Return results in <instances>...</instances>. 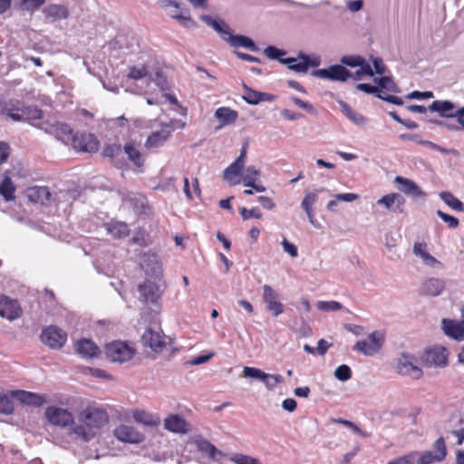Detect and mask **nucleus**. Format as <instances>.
I'll use <instances>...</instances> for the list:
<instances>
[{
    "label": "nucleus",
    "mask_w": 464,
    "mask_h": 464,
    "mask_svg": "<svg viewBox=\"0 0 464 464\" xmlns=\"http://www.w3.org/2000/svg\"><path fill=\"white\" fill-rule=\"evenodd\" d=\"M106 411L88 406L78 413V423L72 429V434L84 442L92 440L99 429L108 422Z\"/></svg>",
    "instance_id": "nucleus-1"
},
{
    "label": "nucleus",
    "mask_w": 464,
    "mask_h": 464,
    "mask_svg": "<svg viewBox=\"0 0 464 464\" xmlns=\"http://www.w3.org/2000/svg\"><path fill=\"white\" fill-rule=\"evenodd\" d=\"M199 19L215 30L231 47H244L252 52L259 51L258 46L251 38L242 34H233L230 26L223 19L215 18L209 14H201Z\"/></svg>",
    "instance_id": "nucleus-2"
},
{
    "label": "nucleus",
    "mask_w": 464,
    "mask_h": 464,
    "mask_svg": "<svg viewBox=\"0 0 464 464\" xmlns=\"http://www.w3.org/2000/svg\"><path fill=\"white\" fill-rule=\"evenodd\" d=\"M44 417L53 426L69 429L70 434H72V429L76 424L72 412L58 406H48L45 409Z\"/></svg>",
    "instance_id": "nucleus-3"
},
{
    "label": "nucleus",
    "mask_w": 464,
    "mask_h": 464,
    "mask_svg": "<svg viewBox=\"0 0 464 464\" xmlns=\"http://www.w3.org/2000/svg\"><path fill=\"white\" fill-rule=\"evenodd\" d=\"M106 358L112 362H125L132 359L135 350L127 343L113 341L105 346Z\"/></svg>",
    "instance_id": "nucleus-4"
},
{
    "label": "nucleus",
    "mask_w": 464,
    "mask_h": 464,
    "mask_svg": "<svg viewBox=\"0 0 464 464\" xmlns=\"http://www.w3.org/2000/svg\"><path fill=\"white\" fill-rule=\"evenodd\" d=\"M414 456L417 452H413ZM447 446L442 436L439 437L432 445V450L418 453L417 464H435L443 461L447 457Z\"/></svg>",
    "instance_id": "nucleus-5"
},
{
    "label": "nucleus",
    "mask_w": 464,
    "mask_h": 464,
    "mask_svg": "<svg viewBox=\"0 0 464 464\" xmlns=\"http://www.w3.org/2000/svg\"><path fill=\"white\" fill-rule=\"evenodd\" d=\"M385 341L383 333L373 331L368 335L367 340H362L355 343L353 350L362 353L365 356H373L382 349Z\"/></svg>",
    "instance_id": "nucleus-6"
},
{
    "label": "nucleus",
    "mask_w": 464,
    "mask_h": 464,
    "mask_svg": "<svg viewBox=\"0 0 464 464\" xmlns=\"http://www.w3.org/2000/svg\"><path fill=\"white\" fill-rule=\"evenodd\" d=\"M167 336L160 330H155L152 327H147L140 337V343L143 347L150 348L156 353H160L166 348Z\"/></svg>",
    "instance_id": "nucleus-7"
},
{
    "label": "nucleus",
    "mask_w": 464,
    "mask_h": 464,
    "mask_svg": "<svg viewBox=\"0 0 464 464\" xmlns=\"http://www.w3.org/2000/svg\"><path fill=\"white\" fill-rule=\"evenodd\" d=\"M40 339L51 349L59 350L65 344L67 334L56 325H49L42 330Z\"/></svg>",
    "instance_id": "nucleus-8"
},
{
    "label": "nucleus",
    "mask_w": 464,
    "mask_h": 464,
    "mask_svg": "<svg viewBox=\"0 0 464 464\" xmlns=\"http://www.w3.org/2000/svg\"><path fill=\"white\" fill-rule=\"evenodd\" d=\"M448 351L444 346L437 345L425 351L421 360L427 367L444 368L449 363Z\"/></svg>",
    "instance_id": "nucleus-9"
},
{
    "label": "nucleus",
    "mask_w": 464,
    "mask_h": 464,
    "mask_svg": "<svg viewBox=\"0 0 464 464\" xmlns=\"http://www.w3.org/2000/svg\"><path fill=\"white\" fill-rule=\"evenodd\" d=\"M138 289L144 303L151 305H159V301L164 293V287L151 280H145Z\"/></svg>",
    "instance_id": "nucleus-10"
},
{
    "label": "nucleus",
    "mask_w": 464,
    "mask_h": 464,
    "mask_svg": "<svg viewBox=\"0 0 464 464\" xmlns=\"http://www.w3.org/2000/svg\"><path fill=\"white\" fill-rule=\"evenodd\" d=\"M312 75L336 82H345L352 76L350 71L341 64H334L328 68L314 70L312 72Z\"/></svg>",
    "instance_id": "nucleus-11"
},
{
    "label": "nucleus",
    "mask_w": 464,
    "mask_h": 464,
    "mask_svg": "<svg viewBox=\"0 0 464 464\" xmlns=\"http://www.w3.org/2000/svg\"><path fill=\"white\" fill-rule=\"evenodd\" d=\"M446 289V281L440 277H425L421 281L419 294L428 297H437Z\"/></svg>",
    "instance_id": "nucleus-12"
},
{
    "label": "nucleus",
    "mask_w": 464,
    "mask_h": 464,
    "mask_svg": "<svg viewBox=\"0 0 464 464\" xmlns=\"http://www.w3.org/2000/svg\"><path fill=\"white\" fill-rule=\"evenodd\" d=\"M72 144L75 150L82 152L93 153L99 149V140L92 133H75Z\"/></svg>",
    "instance_id": "nucleus-13"
},
{
    "label": "nucleus",
    "mask_w": 464,
    "mask_h": 464,
    "mask_svg": "<svg viewBox=\"0 0 464 464\" xmlns=\"http://www.w3.org/2000/svg\"><path fill=\"white\" fill-rule=\"evenodd\" d=\"M114 436L122 442L140 444L145 440V435L132 426L121 424L114 431Z\"/></svg>",
    "instance_id": "nucleus-14"
},
{
    "label": "nucleus",
    "mask_w": 464,
    "mask_h": 464,
    "mask_svg": "<svg viewBox=\"0 0 464 464\" xmlns=\"http://www.w3.org/2000/svg\"><path fill=\"white\" fill-rule=\"evenodd\" d=\"M22 315V308L17 300L5 295H0V316L9 321L18 319Z\"/></svg>",
    "instance_id": "nucleus-15"
},
{
    "label": "nucleus",
    "mask_w": 464,
    "mask_h": 464,
    "mask_svg": "<svg viewBox=\"0 0 464 464\" xmlns=\"http://www.w3.org/2000/svg\"><path fill=\"white\" fill-rule=\"evenodd\" d=\"M263 301L267 310L277 317L284 313V305L279 301V294L268 285H263Z\"/></svg>",
    "instance_id": "nucleus-16"
},
{
    "label": "nucleus",
    "mask_w": 464,
    "mask_h": 464,
    "mask_svg": "<svg viewBox=\"0 0 464 464\" xmlns=\"http://www.w3.org/2000/svg\"><path fill=\"white\" fill-rule=\"evenodd\" d=\"M377 205L384 207L392 213L401 214L404 211L405 198L399 193H390L379 198Z\"/></svg>",
    "instance_id": "nucleus-17"
},
{
    "label": "nucleus",
    "mask_w": 464,
    "mask_h": 464,
    "mask_svg": "<svg viewBox=\"0 0 464 464\" xmlns=\"http://www.w3.org/2000/svg\"><path fill=\"white\" fill-rule=\"evenodd\" d=\"M441 329L448 337L461 342L464 341V321H456L453 319L443 318L441 320Z\"/></svg>",
    "instance_id": "nucleus-18"
},
{
    "label": "nucleus",
    "mask_w": 464,
    "mask_h": 464,
    "mask_svg": "<svg viewBox=\"0 0 464 464\" xmlns=\"http://www.w3.org/2000/svg\"><path fill=\"white\" fill-rule=\"evenodd\" d=\"M247 153V144H244L241 148L239 156L223 171L224 179L231 181L233 178L241 175L246 163Z\"/></svg>",
    "instance_id": "nucleus-19"
},
{
    "label": "nucleus",
    "mask_w": 464,
    "mask_h": 464,
    "mask_svg": "<svg viewBox=\"0 0 464 464\" xmlns=\"http://www.w3.org/2000/svg\"><path fill=\"white\" fill-rule=\"evenodd\" d=\"M12 396L21 403L33 407H41L47 402L45 395L23 390L13 391Z\"/></svg>",
    "instance_id": "nucleus-20"
},
{
    "label": "nucleus",
    "mask_w": 464,
    "mask_h": 464,
    "mask_svg": "<svg viewBox=\"0 0 464 464\" xmlns=\"http://www.w3.org/2000/svg\"><path fill=\"white\" fill-rule=\"evenodd\" d=\"M412 360V356L402 353L399 359L397 369L401 374L408 375L418 380L422 376L423 372L420 368L413 364Z\"/></svg>",
    "instance_id": "nucleus-21"
},
{
    "label": "nucleus",
    "mask_w": 464,
    "mask_h": 464,
    "mask_svg": "<svg viewBox=\"0 0 464 464\" xmlns=\"http://www.w3.org/2000/svg\"><path fill=\"white\" fill-rule=\"evenodd\" d=\"M188 423L179 414H170L164 420V429L178 434H187L189 431Z\"/></svg>",
    "instance_id": "nucleus-22"
},
{
    "label": "nucleus",
    "mask_w": 464,
    "mask_h": 464,
    "mask_svg": "<svg viewBox=\"0 0 464 464\" xmlns=\"http://www.w3.org/2000/svg\"><path fill=\"white\" fill-rule=\"evenodd\" d=\"M45 131L53 134L57 140L63 143L72 142L73 139V131L70 125L63 122H55L51 124L49 128L45 129Z\"/></svg>",
    "instance_id": "nucleus-23"
},
{
    "label": "nucleus",
    "mask_w": 464,
    "mask_h": 464,
    "mask_svg": "<svg viewBox=\"0 0 464 464\" xmlns=\"http://www.w3.org/2000/svg\"><path fill=\"white\" fill-rule=\"evenodd\" d=\"M243 99L248 104L256 105L261 102H273L275 100V95L256 91L246 84H243Z\"/></svg>",
    "instance_id": "nucleus-24"
},
{
    "label": "nucleus",
    "mask_w": 464,
    "mask_h": 464,
    "mask_svg": "<svg viewBox=\"0 0 464 464\" xmlns=\"http://www.w3.org/2000/svg\"><path fill=\"white\" fill-rule=\"evenodd\" d=\"M394 181L400 185V190L405 195L414 198H424L426 196L417 183L410 179L396 176Z\"/></svg>",
    "instance_id": "nucleus-25"
},
{
    "label": "nucleus",
    "mask_w": 464,
    "mask_h": 464,
    "mask_svg": "<svg viewBox=\"0 0 464 464\" xmlns=\"http://www.w3.org/2000/svg\"><path fill=\"white\" fill-rule=\"evenodd\" d=\"M428 110L431 112H437L442 118L453 119L457 109L455 103L450 101L436 100L432 102Z\"/></svg>",
    "instance_id": "nucleus-26"
},
{
    "label": "nucleus",
    "mask_w": 464,
    "mask_h": 464,
    "mask_svg": "<svg viewBox=\"0 0 464 464\" xmlns=\"http://www.w3.org/2000/svg\"><path fill=\"white\" fill-rule=\"evenodd\" d=\"M26 196L31 202L48 205L52 200V194L47 187L34 186L26 190Z\"/></svg>",
    "instance_id": "nucleus-27"
},
{
    "label": "nucleus",
    "mask_w": 464,
    "mask_h": 464,
    "mask_svg": "<svg viewBox=\"0 0 464 464\" xmlns=\"http://www.w3.org/2000/svg\"><path fill=\"white\" fill-rule=\"evenodd\" d=\"M172 129L169 125L163 126L160 130L153 131L145 142L148 149L161 147L165 141L171 136Z\"/></svg>",
    "instance_id": "nucleus-28"
},
{
    "label": "nucleus",
    "mask_w": 464,
    "mask_h": 464,
    "mask_svg": "<svg viewBox=\"0 0 464 464\" xmlns=\"http://www.w3.org/2000/svg\"><path fill=\"white\" fill-rule=\"evenodd\" d=\"M43 14L52 22L64 20L69 17V10L65 5L51 4L44 7Z\"/></svg>",
    "instance_id": "nucleus-29"
},
{
    "label": "nucleus",
    "mask_w": 464,
    "mask_h": 464,
    "mask_svg": "<svg viewBox=\"0 0 464 464\" xmlns=\"http://www.w3.org/2000/svg\"><path fill=\"white\" fill-rule=\"evenodd\" d=\"M76 352L84 358H94L100 353V348L91 339L82 338L75 343Z\"/></svg>",
    "instance_id": "nucleus-30"
},
{
    "label": "nucleus",
    "mask_w": 464,
    "mask_h": 464,
    "mask_svg": "<svg viewBox=\"0 0 464 464\" xmlns=\"http://www.w3.org/2000/svg\"><path fill=\"white\" fill-rule=\"evenodd\" d=\"M11 170H5L0 182V196L6 201H12L15 198L16 187L11 179Z\"/></svg>",
    "instance_id": "nucleus-31"
},
{
    "label": "nucleus",
    "mask_w": 464,
    "mask_h": 464,
    "mask_svg": "<svg viewBox=\"0 0 464 464\" xmlns=\"http://www.w3.org/2000/svg\"><path fill=\"white\" fill-rule=\"evenodd\" d=\"M457 123L453 122H445L442 121H430V122L435 123L450 131H459L464 130V106L458 108L454 112V118Z\"/></svg>",
    "instance_id": "nucleus-32"
},
{
    "label": "nucleus",
    "mask_w": 464,
    "mask_h": 464,
    "mask_svg": "<svg viewBox=\"0 0 464 464\" xmlns=\"http://www.w3.org/2000/svg\"><path fill=\"white\" fill-rule=\"evenodd\" d=\"M343 113L353 124L362 127L367 123V119L360 112L354 111L347 102L343 100L338 102Z\"/></svg>",
    "instance_id": "nucleus-33"
},
{
    "label": "nucleus",
    "mask_w": 464,
    "mask_h": 464,
    "mask_svg": "<svg viewBox=\"0 0 464 464\" xmlns=\"http://www.w3.org/2000/svg\"><path fill=\"white\" fill-rule=\"evenodd\" d=\"M18 102L0 99V114L5 115L14 121H21L20 108L16 106Z\"/></svg>",
    "instance_id": "nucleus-34"
},
{
    "label": "nucleus",
    "mask_w": 464,
    "mask_h": 464,
    "mask_svg": "<svg viewBox=\"0 0 464 464\" xmlns=\"http://www.w3.org/2000/svg\"><path fill=\"white\" fill-rule=\"evenodd\" d=\"M132 417L136 422L148 427H157L160 424V418L159 415L152 414L145 411L137 410L133 412Z\"/></svg>",
    "instance_id": "nucleus-35"
},
{
    "label": "nucleus",
    "mask_w": 464,
    "mask_h": 464,
    "mask_svg": "<svg viewBox=\"0 0 464 464\" xmlns=\"http://www.w3.org/2000/svg\"><path fill=\"white\" fill-rule=\"evenodd\" d=\"M124 152L128 156V159L133 163L137 168H141L144 165V157L141 155L140 151L137 148L134 142L129 141L125 143L123 148Z\"/></svg>",
    "instance_id": "nucleus-36"
},
{
    "label": "nucleus",
    "mask_w": 464,
    "mask_h": 464,
    "mask_svg": "<svg viewBox=\"0 0 464 464\" xmlns=\"http://www.w3.org/2000/svg\"><path fill=\"white\" fill-rule=\"evenodd\" d=\"M237 111L228 107H220L215 111V117L220 121V126L234 123L237 121Z\"/></svg>",
    "instance_id": "nucleus-37"
},
{
    "label": "nucleus",
    "mask_w": 464,
    "mask_h": 464,
    "mask_svg": "<svg viewBox=\"0 0 464 464\" xmlns=\"http://www.w3.org/2000/svg\"><path fill=\"white\" fill-rule=\"evenodd\" d=\"M105 227L107 232L115 238L126 237L130 233L128 225L121 221H111L105 224Z\"/></svg>",
    "instance_id": "nucleus-38"
},
{
    "label": "nucleus",
    "mask_w": 464,
    "mask_h": 464,
    "mask_svg": "<svg viewBox=\"0 0 464 464\" xmlns=\"http://www.w3.org/2000/svg\"><path fill=\"white\" fill-rule=\"evenodd\" d=\"M439 197L451 209L457 212H464V203L461 202L451 192L441 191L439 193Z\"/></svg>",
    "instance_id": "nucleus-39"
},
{
    "label": "nucleus",
    "mask_w": 464,
    "mask_h": 464,
    "mask_svg": "<svg viewBox=\"0 0 464 464\" xmlns=\"http://www.w3.org/2000/svg\"><path fill=\"white\" fill-rule=\"evenodd\" d=\"M44 111L37 106H23L20 108L21 121L41 120Z\"/></svg>",
    "instance_id": "nucleus-40"
},
{
    "label": "nucleus",
    "mask_w": 464,
    "mask_h": 464,
    "mask_svg": "<svg viewBox=\"0 0 464 464\" xmlns=\"http://www.w3.org/2000/svg\"><path fill=\"white\" fill-rule=\"evenodd\" d=\"M317 201V195L315 193H307L302 200L301 207L307 214V218L311 224L314 225V210L313 206Z\"/></svg>",
    "instance_id": "nucleus-41"
},
{
    "label": "nucleus",
    "mask_w": 464,
    "mask_h": 464,
    "mask_svg": "<svg viewBox=\"0 0 464 464\" xmlns=\"http://www.w3.org/2000/svg\"><path fill=\"white\" fill-rule=\"evenodd\" d=\"M331 422L336 423V424H342V425L345 426L346 428L352 430L355 434H358L361 437H363V438L370 437L369 433L363 431L356 423H354L351 420L342 419V418H333L331 420Z\"/></svg>",
    "instance_id": "nucleus-42"
},
{
    "label": "nucleus",
    "mask_w": 464,
    "mask_h": 464,
    "mask_svg": "<svg viewBox=\"0 0 464 464\" xmlns=\"http://www.w3.org/2000/svg\"><path fill=\"white\" fill-rule=\"evenodd\" d=\"M375 82L379 85V89L382 91V89L391 92H400V89L397 84L393 82L392 77L390 76H382L380 78L374 79Z\"/></svg>",
    "instance_id": "nucleus-43"
},
{
    "label": "nucleus",
    "mask_w": 464,
    "mask_h": 464,
    "mask_svg": "<svg viewBox=\"0 0 464 464\" xmlns=\"http://www.w3.org/2000/svg\"><path fill=\"white\" fill-rule=\"evenodd\" d=\"M196 445L199 451L206 453L211 459L216 458L218 450L209 440L205 439L198 440Z\"/></svg>",
    "instance_id": "nucleus-44"
},
{
    "label": "nucleus",
    "mask_w": 464,
    "mask_h": 464,
    "mask_svg": "<svg viewBox=\"0 0 464 464\" xmlns=\"http://www.w3.org/2000/svg\"><path fill=\"white\" fill-rule=\"evenodd\" d=\"M44 3L45 0H20L19 8L22 11L33 14L38 10Z\"/></svg>",
    "instance_id": "nucleus-45"
},
{
    "label": "nucleus",
    "mask_w": 464,
    "mask_h": 464,
    "mask_svg": "<svg viewBox=\"0 0 464 464\" xmlns=\"http://www.w3.org/2000/svg\"><path fill=\"white\" fill-rule=\"evenodd\" d=\"M260 171L255 166H248L243 176V183L246 186H253V182H256L259 179Z\"/></svg>",
    "instance_id": "nucleus-46"
},
{
    "label": "nucleus",
    "mask_w": 464,
    "mask_h": 464,
    "mask_svg": "<svg viewBox=\"0 0 464 464\" xmlns=\"http://www.w3.org/2000/svg\"><path fill=\"white\" fill-rule=\"evenodd\" d=\"M316 307L320 311L335 312L343 309V304L337 301H318Z\"/></svg>",
    "instance_id": "nucleus-47"
},
{
    "label": "nucleus",
    "mask_w": 464,
    "mask_h": 464,
    "mask_svg": "<svg viewBox=\"0 0 464 464\" xmlns=\"http://www.w3.org/2000/svg\"><path fill=\"white\" fill-rule=\"evenodd\" d=\"M238 211L244 220L250 218L259 219L262 218V213L257 207H254L251 209H247L245 207H239Z\"/></svg>",
    "instance_id": "nucleus-48"
},
{
    "label": "nucleus",
    "mask_w": 464,
    "mask_h": 464,
    "mask_svg": "<svg viewBox=\"0 0 464 464\" xmlns=\"http://www.w3.org/2000/svg\"><path fill=\"white\" fill-rule=\"evenodd\" d=\"M334 377L341 382H346L352 378V370L348 365L342 364L335 369Z\"/></svg>",
    "instance_id": "nucleus-49"
},
{
    "label": "nucleus",
    "mask_w": 464,
    "mask_h": 464,
    "mask_svg": "<svg viewBox=\"0 0 464 464\" xmlns=\"http://www.w3.org/2000/svg\"><path fill=\"white\" fill-rule=\"evenodd\" d=\"M264 53L271 60H283V56L286 54V52L281 49H278L276 46L269 45L265 48Z\"/></svg>",
    "instance_id": "nucleus-50"
},
{
    "label": "nucleus",
    "mask_w": 464,
    "mask_h": 464,
    "mask_svg": "<svg viewBox=\"0 0 464 464\" xmlns=\"http://www.w3.org/2000/svg\"><path fill=\"white\" fill-rule=\"evenodd\" d=\"M436 214L447 224L449 228L455 229L459 226V221L456 217L449 215L441 210H437Z\"/></svg>",
    "instance_id": "nucleus-51"
},
{
    "label": "nucleus",
    "mask_w": 464,
    "mask_h": 464,
    "mask_svg": "<svg viewBox=\"0 0 464 464\" xmlns=\"http://www.w3.org/2000/svg\"><path fill=\"white\" fill-rule=\"evenodd\" d=\"M121 153V146L116 143L107 145L102 150L103 157H107L110 159H114L120 156Z\"/></svg>",
    "instance_id": "nucleus-52"
},
{
    "label": "nucleus",
    "mask_w": 464,
    "mask_h": 464,
    "mask_svg": "<svg viewBox=\"0 0 464 464\" xmlns=\"http://www.w3.org/2000/svg\"><path fill=\"white\" fill-rule=\"evenodd\" d=\"M364 60L360 55H344L341 58V63L349 67H358L364 63Z\"/></svg>",
    "instance_id": "nucleus-53"
},
{
    "label": "nucleus",
    "mask_w": 464,
    "mask_h": 464,
    "mask_svg": "<svg viewBox=\"0 0 464 464\" xmlns=\"http://www.w3.org/2000/svg\"><path fill=\"white\" fill-rule=\"evenodd\" d=\"M243 373H244L245 377H249V378H254V379H258V380L266 379L268 377L267 373L264 372L260 369L255 368V367H249V366L244 367Z\"/></svg>",
    "instance_id": "nucleus-54"
},
{
    "label": "nucleus",
    "mask_w": 464,
    "mask_h": 464,
    "mask_svg": "<svg viewBox=\"0 0 464 464\" xmlns=\"http://www.w3.org/2000/svg\"><path fill=\"white\" fill-rule=\"evenodd\" d=\"M230 460L235 464H259V460L257 459L240 453L232 456Z\"/></svg>",
    "instance_id": "nucleus-55"
},
{
    "label": "nucleus",
    "mask_w": 464,
    "mask_h": 464,
    "mask_svg": "<svg viewBox=\"0 0 464 464\" xmlns=\"http://www.w3.org/2000/svg\"><path fill=\"white\" fill-rule=\"evenodd\" d=\"M13 411V401L6 395L0 393V413L8 415Z\"/></svg>",
    "instance_id": "nucleus-56"
},
{
    "label": "nucleus",
    "mask_w": 464,
    "mask_h": 464,
    "mask_svg": "<svg viewBox=\"0 0 464 464\" xmlns=\"http://www.w3.org/2000/svg\"><path fill=\"white\" fill-rule=\"evenodd\" d=\"M151 80L161 91H167L169 89V81L161 71H157Z\"/></svg>",
    "instance_id": "nucleus-57"
},
{
    "label": "nucleus",
    "mask_w": 464,
    "mask_h": 464,
    "mask_svg": "<svg viewBox=\"0 0 464 464\" xmlns=\"http://www.w3.org/2000/svg\"><path fill=\"white\" fill-rule=\"evenodd\" d=\"M267 378L262 379L266 387L268 390H274L277 383H281L284 382V377L281 374H269L267 373Z\"/></svg>",
    "instance_id": "nucleus-58"
},
{
    "label": "nucleus",
    "mask_w": 464,
    "mask_h": 464,
    "mask_svg": "<svg viewBox=\"0 0 464 464\" xmlns=\"http://www.w3.org/2000/svg\"><path fill=\"white\" fill-rule=\"evenodd\" d=\"M148 75L147 66L143 65L141 67H130V72L128 73V77L133 80H140Z\"/></svg>",
    "instance_id": "nucleus-59"
},
{
    "label": "nucleus",
    "mask_w": 464,
    "mask_h": 464,
    "mask_svg": "<svg viewBox=\"0 0 464 464\" xmlns=\"http://www.w3.org/2000/svg\"><path fill=\"white\" fill-rule=\"evenodd\" d=\"M359 70H357L353 74V78L355 81H358L362 78V75L373 76V71L371 65L364 60L362 65H359Z\"/></svg>",
    "instance_id": "nucleus-60"
},
{
    "label": "nucleus",
    "mask_w": 464,
    "mask_h": 464,
    "mask_svg": "<svg viewBox=\"0 0 464 464\" xmlns=\"http://www.w3.org/2000/svg\"><path fill=\"white\" fill-rule=\"evenodd\" d=\"M356 89L368 94H374L377 98L382 95V91L379 87L371 85L369 83H358Z\"/></svg>",
    "instance_id": "nucleus-61"
},
{
    "label": "nucleus",
    "mask_w": 464,
    "mask_h": 464,
    "mask_svg": "<svg viewBox=\"0 0 464 464\" xmlns=\"http://www.w3.org/2000/svg\"><path fill=\"white\" fill-rule=\"evenodd\" d=\"M291 100L296 106L305 110L310 114H316V110L312 103L303 101L298 97H292Z\"/></svg>",
    "instance_id": "nucleus-62"
},
{
    "label": "nucleus",
    "mask_w": 464,
    "mask_h": 464,
    "mask_svg": "<svg viewBox=\"0 0 464 464\" xmlns=\"http://www.w3.org/2000/svg\"><path fill=\"white\" fill-rule=\"evenodd\" d=\"M281 244L284 251L288 253L292 257H296L298 256V251L295 245L289 242L285 238L283 239Z\"/></svg>",
    "instance_id": "nucleus-63"
},
{
    "label": "nucleus",
    "mask_w": 464,
    "mask_h": 464,
    "mask_svg": "<svg viewBox=\"0 0 464 464\" xmlns=\"http://www.w3.org/2000/svg\"><path fill=\"white\" fill-rule=\"evenodd\" d=\"M414 453H410L399 458H396L387 464H413Z\"/></svg>",
    "instance_id": "nucleus-64"
}]
</instances>
